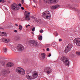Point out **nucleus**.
Wrapping results in <instances>:
<instances>
[{"label": "nucleus", "instance_id": "1", "mask_svg": "<svg viewBox=\"0 0 80 80\" xmlns=\"http://www.w3.org/2000/svg\"><path fill=\"white\" fill-rule=\"evenodd\" d=\"M61 60L63 62V64H65L67 67H69L70 66V61L68 58L65 57H62L61 58Z\"/></svg>", "mask_w": 80, "mask_h": 80}, {"label": "nucleus", "instance_id": "2", "mask_svg": "<svg viewBox=\"0 0 80 80\" xmlns=\"http://www.w3.org/2000/svg\"><path fill=\"white\" fill-rule=\"evenodd\" d=\"M38 75V72L34 71L32 72V76H30L29 75H28L26 76V77L28 80H32V79H34L36 78Z\"/></svg>", "mask_w": 80, "mask_h": 80}, {"label": "nucleus", "instance_id": "3", "mask_svg": "<svg viewBox=\"0 0 80 80\" xmlns=\"http://www.w3.org/2000/svg\"><path fill=\"white\" fill-rule=\"evenodd\" d=\"M16 71L17 73L21 75H24L25 73V70L22 68L18 67L16 69Z\"/></svg>", "mask_w": 80, "mask_h": 80}, {"label": "nucleus", "instance_id": "4", "mask_svg": "<svg viewBox=\"0 0 80 80\" xmlns=\"http://www.w3.org/2000/svg\"><path fill=\"white\" fill-rule=\"evenodd\" d=\"M42 16L44 18H47L49 17H50V14L48 11H46L42 13Z\"/></svg>", "mask_w": 80, "mask_h": 80}, {"label": "nucleus", "instance_id": "5", "mask_svg": "<svg viewBox=\"0 0 80 80\" xmlns=\"http://www.w3.org/2000/svg\"><path fill=\"white\" fill-rule=\"evenodd\" d=\"M29 44L32 46H34L37 47L38 46V42L36 41H35L33 40H31L29 41Z\"/></svg>", "mask_w": 80, "mask_h": 80}, {"label": "nucleus", "instance_id": "6", "mask_svg": "<svg viewBox=\"0 0 80 80\" xmlns=\"http://www.w3.org/2000/svg\"><path fill=\"white\" fill-rule=\"evenodd\" d=\"M72 47H73V46L71 44H69L67 47L65 48V53H67L68 52H70V50H71V48H72Z\"/></svg>", "mask_w": 80, "mask_h": 80}, {"label": "nucleus", "instance_id": "7", "mask_svg": "<svg viewBox=\"0 0 80 80\" xmlns=\"http://www.w3.org/2000/svg\"><path fill=\"white\" fill-rule=\"evenodd\" d=\"M30 13L28 11H25L24 13L25 19L26 20H29L30 19Z\"/></svg>", "mask_w": 80, "mask_h": 80}, {"label": "nucleus", "instance_id": "8", "mask_svg": "<svg viewBox=\"0 0 80 80\" xmlns=\"http://www.w3.org/2000/svg\"><path fill=\"white\" fill-rule=\"evenodd\" d=\"M12 9L14 10H18L20 9V7L17 4L13 3L12 5Z\"/></svg>", "mask_w": 80, "mask_h": 80}, {"label": "nucleus", "instance_id": "9", "mask_svg": "<svg viewBox=\"0 0 80 80\" xmlns=\"http://www.w3.org/2000/svg\"><path fill=\"white\" fill-rule=\"evenodd\" d=\"M74 43H76L78 46H80V38H77L74 40Z\"/></svg>", "mask_w": 80, "mask_h": 80}, {"label": "nucleus", "instance_id": "10", "mask_svg": "<svg viewBox=\"0 0 80 80\" xmlns=\"http://www.w3.org/2000/svg\"><path fill=\"white\" fill-rule=\"evenodd\" d=\"M17 49L19 51H23L24 50V47L22 44H19L18 46Z\"/></svg>", "mask_w": 80, "mask_h": 80}, {"label": "nucleus", "instance_id": "11", "mask_svg": "<svg viewBox=\"0 0 80 80\" xmlns=\"http://www.w3.org/2000/svg\"><path fill=\"white\" fill-rule=\"evenodd\" d=\"M44 1L46 2L53 3H56L58 2V0H44Z\"/></svg>", "mask_w": 80, "mask_h": 80}, {"label": "nucleus", "instance_id": "12", "mask_svg": "<svg viewBox=\"0 0 80 80\" xmlns=\"http://www.w3.org/2000/svg\"><path fill=\"white\" fill-rule=\"evenodd\" d=\"M44 70L47 73H48V74L51 73V72H52V69H51L50 68H46Z\"/></svg>", "mask_w": 80, "mask_h": 80}, {"label": "nucleus", "instance_id": "13", "mask_svg": "<svg viewBox=\"0 0 80 80\" xmlns=\"http://www.w3.org/2000/svg\"><path fill=\"white\" fill-rule=\"evenodd\" d=\"M12 66H13V63L12 62H8L6 64L7 67H12Z\"/></svg>", "mask_w": 80, "mask_h": 80}, {"label": "nucleus", "instance_id": "14", "mask_svg": "<svg viewBox=\"0 0 80 80\" xmlns=\"http://www.w3.org/2000/svg\"><path fill=\"white\" fill-rule=\"evenodd\" d=\"M0 36L6 37V36H7V33L5 32H0Z\"/></svg>", "mask_w": 80, "mask_h": 80}, {"label": "nucleus", "instance_id": "15", "mask_svg": "<svg viewBox=\"0 0 80 80\" xmlns=\"http://www.w3.org/2000/svg\"><path fill=\"white\" fill-rule=\"evenodd\" d=\"M2 42L5 43H8L10 42V39L8 38H3L2 39Z\"/></svg>", "mask_w": 80, "mask_h": 80}, {"label": "nucleus", "instance_id": "16", "mask_svg": "<svg viewBox=\"0 0 80 80\" xmlns=\"http://www.w3.org/2000/svg\"><path fill=\"white\" fill-rule=\"evenodd\" d=\"M34 21H35V22H37V23H41V20L40 19H37V18H34Z\"/></svg>", "mask_w": 80, "mask_h": 80}, {"label": "nucleus", "instance_id": "17", "mask_svg": "<svg viewBox=\"0 0 80 80\" xmlns=\"http://www.w3.org/2000/svg\"><path fill=\"white\" fill-rule=\"evenodd\" d=\"M1 74H4V75H6L8 73L7 72V70H4L3 71H2L1 72Z\"/></svg>", "mask_w": 80, "mask_h": 80}, {"label": "nucleus", "instance_id": "18", "mask_svg": "<svg viewBox=\"0 0 80 80\" xmlns=\"http://www.w3.org/2000/svg\"><path fill=\"white\" fill-rule=\"evenodd\" d=\"M59 7V5H56L55 6H52V8H53L54 9H56V8H58Z\"/></svg>", "mask_w": 80, "mask_h": 80}, {"label": "nucleus", "instance_id": "19", "mask_svg": "<svg viewBox=\"0 0 80 80\" xmlns=\"http://www.w3.org/2000/svg\"><path fill=\"white\" fill-rule=\"evenodd\" d=\"M42 57V59H44L45 57V54L44 53H42L41 54Z\"/></svg>", "mask_w": 80, "mask_h": 80}, {"label": "nucleus", "instance_id": "20", "mask_svg": "<svg viewBox=\"0 0 80 80\" xmlns=\"http://www.w3.org/2000/svg\"><path fill=\"white\" fill-rule=\"evenodd\" d=\"M71 10H74L75 11H77H77H78V9H76V8H71Z\"/></svg>", "mask_w": 80, "mask_h": 80}, {"label": "nucleus", "instance_id": "21", "mask_svg": "<svg viewBox=\"0 0 80 80\" xmlns=\"http://www.w3.org/2000/svg\"><path fill=\"white\" fill-rule=\"evenodd\" d=\"M19 29L20 30H22V26L21 25H19Z\"/></svg>", "mask_w": 80, "mask_h": 80}, {"label": "nucleus", "instance_id": "22", "mask_svg": "<svg viewBox=\"0 0 80 80\" xmlns=\"http://www.w3.org/2000/svg\"><path fill=\"white\" fill-rule=\"evenodd\" d=\"M54 35H55V36H58V33H57V32H56L54 33Z\"/></svg>", "mask_w": 80, "mask_h": 80}, {"label": "nucleus", "instance_id": "23", "mask_svg": "<svg viewBox=\"0 0 80 80\" xmlns=\"http://www.w3.org/2000/svg\"><path fill=\"white\" fill-rule=\"evenodd\" d=\"M38 39L39 40H42V36H41L38 38Z\"/></svg>", "mask_w": 80, "mask_h": 80}, {"label": "nucleus", "instance_id": "24", "mask_svg": "<svg viewBox=\"0 0 80 80\" xmlns=\"http://www.w3.org/2000/svg\"><path fill=\"white\" fill-rule=\"evenodd\" d=\"M4 52H7V48H4Z\"/></svg>", "mask_w": 80, "mask_h": 80}, {"label": "nucleus", "instance_id": "25", "mask_svg": "<svg viewBox=\"0 0 80 80\" xmlns=\"http://www.w3.org/2000/svg\"><path fill=\"white\" fill-rule=\"evenodd\" d=\"M76 54L78 55H80V52H76Z\"/></svg>", "mask_w": 80, "mask_h": 80}, {"label": "nucleus", "instance_id": "26", "mask_svg": "<svg viewBox=\"0 0 80 80\" xmlns=\"http://www.w3.org/2000/svg\"><path fill=\"white\" fill-rule=\"evenodd\" d=\"M0 2H2V3H4V2H5V1L3 0H0Z\"/></svg>", "mask_w": 80, "mask_h": 80}, {"label": "nucleus", "instance_id": "27", "mask_svg": "<svg viewBox=\"0 0 80 80\" xmlns=\"http://www.w3.org/2000/svg\"><path fill=\"white\" fill-rule=\"evenodd\" d=\"M35 27H33L32 29V32H34V31H35Z\"/></svg>", "mask_w": 80, "mask_h": 80}, {"label": "nucleus", "instance_id": "28", "mask_svg": "<svg viewBox=\"0 0 80 80\" xmlns=\"http://www.w3.org/2000/svg\"><path fill=\"white\" fill-rule=\"evenodd\" d=\"M22 3H24V0H21Z\"/></svg>", "mask_w": 80, "mask_h": 80}, {"label": "nucleus", "instance_id": "29", "mask_svg": "<svg viewBox=\"0 0 80 80\" xmlns=\"http://www.w3.org/2000/svg\"><path fill=\"white\" fill-rule=\"evenodd\" d=\"M40 33H43V30H41L40 31Z\"/></svg>", "mask_w": 80, "mask_h": 80}, {"label": "nucleus", "instance_id": "30", "mask_svg": "<svg viewBox=\"0 0 80 80\" xmlns=\"http://www.w3.org/2000/svg\"><path fill=\"white\" fill-rule=\"evenodd\" d=\"M46 50H47V51H49L50 49H49V48H47V49H46Z\"/></svg>", "mask_w": 80, "mask_h": 80}, {"label": "nucleus", "instance_id": "31", "mask_svg": "<svg viewBox=\"0 0 80 80\" xmlns=\"http://www.w3.org/2000/svg\"><path fill=\"white\" fill-rule=\"evenodd\" d=\"M19 6H20V7H22V4L20 3H19L18 4Z\"/></svg>", "mask_w": 80, "mask_h": 80}, {"label": "nucleus", "instance_id": "32", "mask_svg": "<svg viewBox=\"0 0 80 80\" xmlns=\"http://www.w3.org/2000/svg\"><path fill=\"white\" fill-rule=\"evenodd\" d=\"M14 32L15 33H17V30H14Z\"/></svg>", "mask_w": 80, "mask_h": 80}, {"label": "nucleus", "instance_id": "33", "mask_svg": "<svg viewBox=\"0 0 80 80\" xmlns=\"http://www.w3.org/2000/svg\"><path fill=\"white\" fill-rule=\"evenodd\" d=\"M51 54L49 53V55H48V57H51Z\"/></svg>", "mask_w": 80, "mask_h": 80}, {"label": "nucleus", "instance_id": "34", "mask_svg": "<svg viewBox=\"0 0 80 80\" xmlns=\"http://www.w3.org/2000/svg\"><path fill=\"white\" fill-rule=\"evenodd\" d=\"M3 28L2 27H0V30H3Z\"/></svg>", "mask_w": 80, "mask_h": 80}, {"label": "nucleus", "instance_id": "35", "mask_svg": "<svg viewBox=\"0 0 80 80\" xmlns=\"http://www.w3.org/2000/svg\"><path fill=\"white\" fill-rule=\"evenodd\" d=\"M21 9H22V10H24V8L23 7H21Z\"/></svg>", "mask_w": 80, "mask_h": 80}, {"label": "nucleus", "instance_id": "36", "mask_svg": "<svg viewBox=\"0 0 80 80\" xmlns=\"http://www.w3.org/2000/svg\"><path fill=\"white\" fill-rule=\"evenodd\" d=\"M59 42H62V39H60L59 40Z\"/></svg>", "mask_w": 80, "mask_h": 80}, {"label": "nucleus", "instance_id": "37", "mask_svg": "<svg viewBox=\"0 0 80 80\" xmlns=\"http://www.w3.org/2000/svg\"><path fill=\"white\" fill-rule=\"evenodd\" d=\"M15 25H16V26H18V25H17V24H15Z\"/></svg>", "mask_w": 80, "mask_h": 80}, {"label": "nucleus", "instance_id": "38", "mask_svg": "<svg viewBox=\"0 0 80 80\" xmlns=\"http://www.w3.org/2000/svg\"><path fill=\"white\" fill-rule=\"evenodd\" d=\"M8 3H10V1H8Z\"/></svg>", "mask_w": 80, "mask_h": 80}, {"label": "nucleus", "instance_id": "39", "mask_svg": "<svg viewBox=\"0 0 80 80\" xmlns=\"http://www.w3.org/2000/svg\"><path fill=\"white\" fill-rule=\"evenodd\" d=\"M5 62H3V64H5Z\"/></svg>", "mask_w": 80, "mask_h": 80}, {"label": "nucleus", "instance_id": "40", "mask_svg": "<svg viewBox=\"0 0 80 80\" xmlns=\"http://www.w3.org/2000/svg\"><path fill=\"white\" fill-rule=\"evenodd\" d=\"M26 28H27V27H28V25H27L26 26Z\"/></svg>", "mask_w": 80, "mask_h": 80}, {"label": "nucleus", "instance_id": "41", "mask_svg": "<svg viewBox=\"0 0 80 80\" xmlns=\"http://www.w3.org/2000/svg\"><path fill=\"white\" fill-rule=\"evenodd\" d=\"M28 27H30V25H28Z\"/></svg>", "mask_w": 80, "mask_h": 80}, {"label": "nucleus", "instance_id": "42", "mask_svg": "<svg viewBox=\"0 0 80 80\" xmlns=\"http://www.w3.org/2000/svg\"><path fill=\"white\" fill-rule=\"evenodd\" d=\"M33 2H35V0H33Z\"/></svg>", "mask_w": 80, "mask_h": 80}, {"label": "nucleus", "instance_id": "43", "mask_svg": "<svg viewBox=\"0 0 80 80\" xmlns=\"http://www.w3.org/2000/svg\"><path fill=\"white\" fill-rule=\"evenodd\" d=\"M34 7H35V6H34Z\"/></svg>", "mask_w": 80, "mask_h": 80}, {"label": "nucleus", "instance_id": "44", "mask_svg": "<svg viewBox=\"0 0 80 80\" xmlns=\"http://www.w3.org/2000/svg\"><path fill=\"white\" fill-rule=\"evenodd\" d=\"M32 18H33V17H32Z\"/></svg>", "mask_w": 80, "mask_h": 80}]
</instances>
